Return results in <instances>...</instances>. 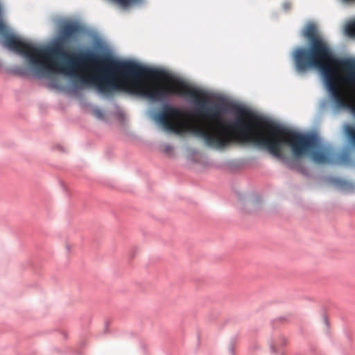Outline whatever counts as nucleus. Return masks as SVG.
<instances>
[{
    "mask_svg": "<svg viewBox=\"0 0 355 355\" xmlns=\"http://www.w3.org/2000/svg\"><path fill=\"white\" fill-rule=\"evenodd\" d=\"M15 73L19 76H24L26 73V70L22 67H17L15 69Z\"/></svg>",
    "mask_w": 355,
    "mask_h": 355,
    "instance_id": "39448f33",
    "label": "nucleus"
},
{
    "mask_svg": "<svg viewBox=\"0 0 355 355\" xmlns=\"http://www.w3.org/2000/svg\"><path fill=\"white\" fill-rule=\"evenodd\" d=\"M345 2L355 1V0H343Z\"/></svg>",
    "mask_w": 355,
    "mask_h": 355,
    "instance_id": "423d86ee",
    "label": "nucleus"
},
{
    "mask_svg": "<svg viewBox=\"0 0 355 355\" xmlns=\"http://www.w3.org/2000/svg\"><path fill=\"white\" fill-rule=\"evenodd\" d=\"M310 154L313 162L318 164H326L329 162L331 158V153L326 148L313 151Z\"/></svg>",
    "mask_w": 355,
    "mask_h": 355,
    "instance_id": "7ed1b4c3",
    "label": "nucleus"
},
{
    "mask_svg": "<svg viewBox=\"0 0 355 355\" xmlns=\"http://www.w3.org/2000/svg\"><path fill=\"white\" fill-rule=\"evenodd\" d=\"M156 119L167 130L177 134L191 132L202 138L209 146V121L201 124H191L186 112L169 105L162 108L157 114Z\"/></svg>",
    "mask_w": 355,
    "mask_h": 355,
    "instance_id": "f03ea898",
    "label": "nucleus"
},
{
    "mask_svg": "<svg viewBox=\"0 0 355 355\" xmlns=\"http://www.w3.org/2000/svg\"><path fill=\"white\" fill-rule=\"evenodd\" d=\"M303 35L309 40V46L294 51L293 58L297 71L319 69L336 105L350 107L355 114V60L336 58L314 24L306 26ZM344 130L349 144L355 148V126L347 124Z\"/></svg>",
    "mask_w": 355,
    "mask_h": 355,
    "instance_id": "f257e3e1",
    "label": "nucleus"
},
{
    "mask_svg": "<svg viewBox=\"0 0 355 355\" xmlns=\"http://www.w3.org/2000/svg\"><path fill=\"white\" fill-rule=\"evenodd\" d=\"M345 30L348 36L355 37V20L348 22Z\"/></svg>",
    "mask_w": 355,
    "mask_h": 355,
    "instance_id": "20e7f679",
    "label": "nucleus"
},
{
    "mask_svg": "<svg viewBox=\"0 0 355 355\" xmlns=\"http://www.w3.org/2000/svg\"><path fill=\"white\" fill-rule=\"evenodd\" d=\"M96 113H97L98 114H100V111H97V112H96Z\"/></svg>",
    "mask_w": 355,
    "mask_h": 355,
    "instance_id": "0eeeda50",
    "label": "nucleus"
}]
</instances>
